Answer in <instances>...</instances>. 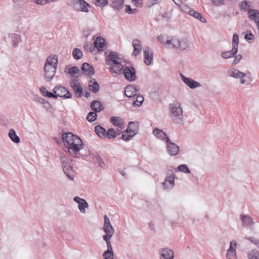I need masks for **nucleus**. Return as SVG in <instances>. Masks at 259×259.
Listing matches in <instances>:
<instances>
[{
  "instance_id": "f257e3e1",
  "label": "nucleus",
  "mask_w": 259,
  "mask_h": 259,
  "mask_svg": "<svg viewBox=\"0 0 259 259\" xmlns=\"http://www.w3.org/2000/svg\"><path fill=\"white\" fill-rule=\"evenodd\" d=\"M62 140L65 148L72 157H77L79 151L83 148V144L80 138L71 133H63Z\"/></svg>"
},
{
  "instance_id": "f03ea898",
  "label": "nucleus",
  "mask_w": 259,
  "mask_h": 259,
  "mask_svg": "<svg viewBox=\"0 0 259 259\" xmlns=\"http://www.w3.org/2000/svg\"><path fill=\"white\" fill-rule=\"evenodd\" d=\"M106 64L109 66V69L111 73L121 74L124 65L122 64V59L116 52L110 53L106 59Z\"/></svg>"
},
{
  "instance_id": "7ed1b4c3",
  "label": "nucleus",
  "mask_w": 259,
  "mask_h": 259,
  "mask_svg": "<svg viewBox=\"0 0 259 259\" xmlns=\"http://www.w3.org/2000/svg\"><path fill=\"white\" fill-rule=\"evenodd\" d=\"M158 41L167 48H177L180 50H185L188 46L187 40L185 39L179 40L177 38H172L171 39H167V37L162 35L157 37Z\"/></svg>"
},
{
  "instance_id": "20e7f679",
  "label": "nucleus",
  "mask_w": 259,
  "mask_h": 259,
  "mask_svg": "<svg viewBox=\"0 0 259 259\" xmlns=\"http://www.w3.org/2000/svg\"><path fill=\"white\" fill-rule=\"evenodd\" d=\"M104 219L103 230L106 234L103 236L112 237L114 233V230L110 223V220L106 215L104 216Z\"/></svg>"
},
{
  "instance_id": "39448f33",
  "label": "nucleus",
  "mask_w": 259,
  "mask_h": 259,
  "mask_svg": "<svg viewBox=\"0 0 259 259\" xmlns=\"http://www.w3.org/2000/svg\"><path fill=\"white\" fill-rule=\"evenodd\" d=\"M60 158L62 163L63 169L64 173L67 176L70 180H72L73 178L69 175V171L72 170V168L70 167L69 164L71 160L65 156H61Z\"/></svg>"
},
{
  "instance_id": "423d86ee",
  "label": "nucleus",
  "mask_w": 259,
  "mask_h": 259,
  "mask_svg": "<svg viewBox=\"0 0 259 259\" xmlns=\"http://www.w3.org/2000/svg\"><path fill=\"white\" fill-rule=\"evenodd\" d=\"M169 109L170 113L174 117H177L180 119L183 118V110L179 104H170Z\"/></svg>"
},
{
  "instance_id": "0eeeda50",
  "label": "nucleus",
  "mask_w": 259,
  "mask_h": 259,
  "mask_svg": "<svg viewBox=\"0 0 259 259\" xmlns=\"http://www.w3.org/2000/svg\"><path fill=\"white\" fill-rule=\"evenodd\" d=\"M53 92L55 94L56 97H64L65 98L71 97V94L62 86L55 87Z\"/></svg>"
},
{
  "instance_id": "6e6552de",
  "label": "nucleus",
  "mask_w": 259,
  "mask_h": 259,
  "mask_svg": "<svg viewBox=\"0 0 259 259\" xmlns=\"http://www.w3.org/2000/svg\"><path fill=\"white\" fill-rule=\"evenodd\" d=\"M122 74H123L125 78L129 81H134L136 79V71L133 67L123 68Z\"/></svg>"
},
{
  "instance_id": "1a4fd4ad",
  "label": "nucleus",
  "mask_w": 259,
  "mask_h": 259,
  "mask_svg": "<svg viewBox=\"0 0 259 259\" xmlns=\"http://www.w3.org/2000/svg\"><path fill=\"white\" fill-rule=\"evenodd\" d=\"M56 68V67L45 65L44 67L45 72V75L47 81H50L55 76Z\"/></svg>"
},
{
  "instance_id": "9d476101",
  "label": "nucleus",
  "mask_w": 259,
  "mask_h": 259,
  "mask_svg": "<svg viewBox=\"0 0 259 259\" xmlns=\"http://www.w3.org/2000/svg\"><path fill=\"white\" fill-rule=\"evenodd\" d=\"M236 246L237 242L236 241H232L230 242V247L227 253V259H237L236 253Z\"/></svg>"
},
{
  "instance_id": "9b49d317",
  "label": "nucleus",
  "mask_w": 259,
  "mask_h": 259,
  "mask_svg": "<svg viewBox=\"0 0 259 259\" xmlns=\"http://www.w3.org/2000/svg\"><path fill=\"white\" fill-rule=\"evenodd\" d=\"M166 143L168 152L171 155H177L179 151V147L174 143L170 141L169 138H166Z\"/></svg>"
},
{
  "instance_id": "f8f14e48",
  "label": "nucleus",
  "mask_w": 259,
  "mask_h": 259,
  "mask_svg": "<svg viewBox=\"0 0 259 259\" xmlns=\"http://www.w3.org/2000/svg\"><path fill=\"white\" fill-rule=\"evenodd\" d=\"M228 74L232 77L235 78H239L241 79V83L243 84L245 82V80L243 78L246 76V74L240 72L236 69H231L228 71Z\"/></svg>"
},
{
  "instance_id": "ddd939ff",
  "label": "nucleus",
  "mask_w": 259,
  "mask_h": 259,
  "mask_svg": "<svg viewBox=\"0 0 259 259\" xmlns=\"http://www.w3.org/2000/svg\"><path fill=\"white\" fill-rule=\"evenodd\" d=\"M71 85L75 95L77 97H80L82 94V89L78 81L76 79H72Z\"/></svg>"
},
{
  "instance_id": "4468645a",
  "label": "nucleus",
  "mask_w": 259,
  "mask_h": 259,
  "mask_svg": "<svg viewBox=\"0 0 259 259\" xmlns=\"http://www.w3.org/2000/svg\"><path fill=\"white\" fill-rule=\"evenodd\" d=\"M74 200L78 204V208L80 212L82 213H85V208H87L89 206L87 201L84 199L80 198L79 197H75Z\"/></svg>"
},
{
  "instance_id": "2eb2a0df",
  "label": "nucleus",
  "mask_w": 259,
  "mask_h": 259,
  "mask_svg": "<svg viewBox=\"0 0 259 259\" xmlns=\"http://www.w3.org/2000/svg\"><path fill=\"white\" fill-rule=\"evenodd\" d=\"M110 122L115 126L118 127L121 131L124 128V121L122 119L118 116H113L110 118Z\"/></svg>"
},
{
  "instance_id": "dca6fc26",
  "label": "nucleus",
  "mask_w": 259,
  "mask_h": 259,
  "mask_svg": "<svg viewBox=\"0 0 259 259\" xmlns=\"http://www.w3.org/2000/svg\"><path fill=\"white\" fill-rule=\"evenodd\" d=\"M175 176L173 174L168 175L163 183V187L165 189H169L172 188L174 186Z\"/></svg>"
},
{
  "instance_id": "f3484780",
  "label": "nucleus",
  "mask_w": 259,
  "mask_h": 259,
  "mask_svg": "<svg viewBox=\"0 0 259 259\" xmlns=\"http://www.w3.org/2000/svg\"><path fill=\"white\" fill-rule=\"evenodd\" d=\"M182 78L184 82L190 88L194 89L196 87L200 86V84L194 81V80L185 77L183 75H181Z\"/></svg>"
},
{
  "instance_id": "a211bd4d",
  "label": "nucleus",
  "mask_w": 259,
  "mask_h": 259,
  "mask_svg": "<svg viewBox=\"0 0 259 259\" xmlns=\"http://www.w3.org/2000/svg\"><path fill=\"white\" fill-rule=\"evenodd\" d=\"M137 89L136 87L133 85H127L125 89L124 93L127 97H133L137 95Z\"/></svg>"
},
{
  "instance_id": "6ab92c4d",
  "label": "nucleus",
  "mask_w": 259,
  "mask_h": 259,
  "mask_svg": "<svg viewBox=\"0 0 259 259\" xmlns=\"http://www.w3.org/2000/svg\"><path fill=\"white\" fill-rule=\"evenodd\" d=\"M144 62L146 64H151L153 61V53L149 51L148 48H145L144 50Z\"/></svg>"
},
{
  "instance_id": "aec40b11",
  "label": "nucleus",
  "mask_w": 259,
  "mask_h": 259,
  "mask_svg": "<svg viewBox=\"0 0 259 259\" xmlns=\"http://www.w3.org/2000/svg\"><path fill=\"white\" fill-rule=\"evenodd\" d=\"M95 47L99 51H103L105 46V40L101 37H98L94 42Z\"/></svg>"
},
{
  "instance_id": "412c9836",
  "label": "nucleus",
  "mask_w": 259,
  "mask_h": 259,
  "mask_svg": "<svg viewBox=\"0 0 259 259\" xmlns=\"http://www.w3.org/2000/svg\"><path fill=\"white\" fill-rule=\"evenodd\" d=\"M133 46L134 48V50L132 53V55L137 56L141 51L142 47L140 41L138 39H134L133 41Z\"/></svg>"
},
{
  "instance_id": "4be33fe9",
  "label": "nucleus",
  "mask_w": 259,
  "mask_h": 259,
  "mask_svg": "<svg viewBox=\"0 0 259 259\" xmlns=\"http://www.w3.org/2000/svg\"><path fill=\"white\" fill-rule=\"evenodd\" d=\"M126 132L131 136V137H134L137 134V132L136 123L130 122Z\"/></svg>"
},
{
  "instance_id": "5701e85b",
  "label": "nucleus",
  "mask_w": 259,
  "mask_h": 259,
  "mask_svg": "<svg viewBox=\"0 0 259 259\" xmlns=\"http://www.w3.org/2000/svg\"><path fill=\"white\" fill-rule=\"evenodd\" d=\"M161 259H173L174 252L170 249H163L161 251Z\"/></svg>"
},
{
  "instance_id": "b1692460",
  "label": "nucleus",
  "mask_w": 259,
  "mask_h": 259,
  "mask_svg": "<svg viewBox=\"0 0 259 259\" xmlns=\"http://www.w3.org/2000/svg\"><path fill=\"white\" fill-rule=\"evenodd\" d=\"M81 69L83 73L87 75H92L94 74L93 67L87 63L83 64Z\"/></svg>"
},
{
  "instance_id": "393cba45",
  "label": "nucleus",
  "mask_w": 259,
  "mask_h": 259,
  "mask_svg": "<svg viewBox=\"0 0 259 259\" xmlns=\"http://www.w3.org/2000/svg\"><path fill=\"white\" fill-rule=\"evenodd\" d=\"M121 133V130L117 129L116 131L113 128H109L106 133V137L109 139H114Z\"/></svg>"
},
{
  "instance_id": "a878e982",
  "label": "nucleus",
  "mask_w": 259,
  "mask_h": 259,
  "mask_svg": "<svg viewBox=\"0 0 259 259\" xmlns=\"http://www.w3.org/2000/svg\"><path fill=\"white\" fill-rule=\"evenodd\" d=\"M188 14L190 16L198 19L199 21H200L202 22H206V19L202 16V14L200 13L195 11L193 9L190 10L188 11Z\"/></svg>"
},
{
  "instance_id": "bb28decb",
  "label": "nucleus",
  "mask_w": 259,
  "mask_h": 259,
  "mask_svg": "<svg viewBox=\"0 0 259 259\" xmlns=\"http://www.w3.org/2000/svg\"><path fill=\"white\" fill-rule=\"evenodd\" d=\"M153 133L157 138L162 140H165L166 141V138H168L165 133L158 128H155L153 130Z\"/></svg>"
},
{
  "instance_id": "cd10ccee",
  "label": "nucleus",
  "mask_w": 259,
  "mask_h": 259,
  "mask_svg": "<svg viewBox=\"0 0 259 259\" xmlns=\"http://www.w3.org/2000/svg\"><path fill=\"white\" fill-rule=\"evenodd\" d=\"M58 63V58L56 55L51 56L47 58L45 65L56 67Z\"/></svg>"
},
{
  "instance_id": "c85d7f7f",
  "label": "nucleus",
  "mask_w": 259,
  "mask_h": 259,
  "mask_svg": "<svg viewBox=\"0 0 259 259\" xmlns=\"http://www.w3.org/2000/svg\"><path fill=\"white\" fill-rule=\"evenodd\" d=\"M89 87L90 90L95 93L99 90V85L95 79H92L89 81Z\"/></svg>"
},
{
  "instance_id": "c756f323",
  "label": "nucleus",
  "mask_w": 259,
  "mask_h": 259,
  "mask_svg": "<svg viewBox=\"0 0 259 259\" xmlns=\"http://www.w3.org/2000/svg\"><path fill=\"white\" fill-rule=\"evenodd\" d=\"M91 109L95 112H100L103 109V106L99 101H94L91 104Z\"/></svg>"
},
{
  "instance_id": "7c9ffc66",
  "label": "nucleus",
  "mask_w": 259,
  "mask_h": 259,
  "mask_svg": "<svg viewBox=\"0 0 259 259\" xmlns=\"http://www.w3.org/2000/svg\"><path fill=\"white\" fill-rule=\"evenodd\" d=\"M123 5V0H114L111 4V7L114 10H120L122 9Z\"/></svg>"
},
{
  "instance_id": "2f4dec72",
  "label": "nucleus",
  "mask_w": 259,
  "mask_h": 259,
  "mask_svg": "<svg viewBox=\"0 0 259 259\" xmlns=\"http://www.w3.org/2000/svg\"><path fill=\"white\" fill-rule=\"evenodd\" d=\"M237 52V49L232 48V49L230 51H227L223 52L221 54V56L223 58L228 59L234 56Z\"/></svg>"
},
{
  "instance_id": "473e14b6",
  "label": "nucleus",
  "mask_w": 259,
  "mask_h": 259,
  "mask_svg": "<svg viewBox=\"0 0 259 259\" xmlns=\"http://www.w3.org/2000/svg\"><path fill=\"white\" fill-rule=\"evenodd\" d=\"M95 131L97 134L101 138L106 137V131L102 126L100 125L96 126L95 128Z\"/></svg>"
},
{
  "instance_id": "72a5a7b5",
  "label": "nucleus",
  "mask_w": 259,
  "mask_h": 259,
  "mask_svg": "<svg viewBox=\"0 0 259 259\" xmlns=\"http://www.w3.org/2000/svg\"><path fill=\"white\" fill-rule=\"evenodd\" d=\"M9 136L13 142L16 143H18L20 142V138L17 136L14 130L11 129L10 130Z\"/></svg>"
},
{
  "instance_id": "f704fd0d",
  "label": "nucleus",
  "mask_w": 259,
  "mask_h": 259,
  "mask_svg": "<svg viewBox=\"0 0 259 259\" xmlns=\"http://www.w3.org/2000/svg\"><path fill=\"white\" fill-rule=\"evenodd\" d=\"M79 8L81 11L87 12H88V7H90V5L85 2L84 0H81L79 2Z\"/></svg>"
},
{
  "instance_id": "c9c22d12",
  "label": "nucleus",
  "mask_w": 259,
  "mask_h": 259,
  "mask_svg": "<svg viewBox=\"0 0 259 259\" xmlns=\"http://www.w3.org/2000/svg\"><path fill=\"white\" fill-rule=\"evenodd\" d=\"M13 41V46L16 48L18 46V44L21 41V37L18 34H13L12 36Z\"/></svg>"
},
{
  "instance_id": "e433bc0d",
  "label": "nucleus",
  "mask_w": 259,
  "mask_h": 259,
  "mask_svg": "<svg viewBox=\"0 0 259 259\" xmlns=\"http://www.w3.org/2000/svg\"><path fill=\"white\" fill-rule=\"evenodd\" d=\"M241 220L242 221L243 226H247L251 224L252 222V220L250 217L247 215L242 216Z\"/></svg>"
},
{
  "instance_id": "4c0bfd02",
  "label": "nucleus",
  "mask_w": 259,
  "mask_h": 259,
  "mask_svg": "<svg viewBox=\"0 0 259 259\" xmlns=\"http://www.w3.org/2000/svg\"><path fill=\"white\" fill-rule=\"evenodd\" d=\"M144 101V97L143 96L139 94L136 97V99L134 101V104L137 106H140Z\"/></svg>"
},
{
  "instance_id": "58836bf2",
  "label": "nucleus",
  "mask_w": 259,
  "mask_h": 259,
  "mask_svg": "<svg viewBox=\"0 0 259 259\" xmlns=\"http://www.w3.org/2000/svg\"><path fill=\"white\" fill-rule=\"evenodd\" d=\"M73 56L76 59H79L82 56V52L78 49H74L73 51Z\"/></svg>"
},
{
  "instance_id": "ea45409f",
  "label": "nucleus",
  "mask_w": 259,
  "mask_h": 259,
  "mask_svg": "<svg viewBox=\"0 0 259 259\" xmlns=\"http://www.w3.org/2000/svg\"><path fill=\"white\" fill-rule=\"evenodd\" d=\"M249 259H259V252L256 250H252L248 254Z\"/></svg>"
},
{
  "instance_id": "a19ab883",
  "label": "nucleus",
  "mask_w": 259,
  "mask_h": 259,
  "mask_svg": "<svg viewBox=\"0 0 259 259\" xmlns=\"http://www.w3.org/2000/svg\"><path fill=\"white\" fill-rule=\"evenodd\" d=\"M239 42V37L237 34H234L232 40V48L237 49L238 50V46Z\"/></svg>"
},
{
  "instance_id": "79ce46f5",
  "label": "nucleus",
  "mask_w": 259,
  "mask_h": 259,
  "mask_svg": "<svg viewBox=\"0 0 259 259\" xmlns=\"http://www.w3.org/2000/svg\"><path fill=\"white\" fill-rule=\"evenodd\" d=\"M104 259H113L114 254L112 251L106 250L103 254Z\"/></svg>"
},
{
  "instance_id": "37998d69",
  "label": "nucleus",
  "mask_w": 259,
  "mask_h": 259,
  "mask_svg": "<svg viewBox=\"0 0 259 259\" xmlns=\"http://www.w3.org/2000/svg\"><path fill=\"white\" fill-rule=\"evenodd\" d=\"M97 118V114L94 112H90L87 116V119L90 122L94 121Z\"/></svg>"
},
{
  "instance_id": "c03bdc74",
  "label": "nucleus",
  "mask_w": 259,
  "mask_h": 259,
  "mask_svg": "<svg viewBox=\"0 0 259 259\" xmlns=\"http://www.w3.org/2000/svg\"><path fill=\"white\" fill-rule=\"evenodd\" d=\"M112 237L103 236L104 240L106 242L107 246V250L109 251H112V247L110 241V240Z\"/></svg>"
},
{
  "instance_id": "a18cd8bd",
  "label": "nucleus",
  "mask_w": 259,
  "mask_h": 259,
  "mask_svg": "<svg viewBox=\"0 0 259 259\" xmlns=\"http://www.w3.org/2000/svg\"><path fill=\"white\" fill-rule=\"evenodd\" d=\"M78 71L79 69L77 67H72L68 69L67 73L71 76H73Z\"/></svg>"
},
{
  "instance_id": "49530a36",
  "label": "nucleus",
  "mask_w": 259,
  "mask_h": 259,
  "mask_svg": "<svg viewBox=\"0 0 259 259\" xmlns=\"http://www.w3.org/2000/svg\"><path fill=\"white\" fill-rule=\"evenodd\" d=\"M178 169L180 171L185 172L189 173L190 171L188 168V166L185 164L181 165L178 167Z\"/></svg>"
},
{
  "instance_id": "de8ad7c7",
  "label": "nucleus",
  "mask_w": 259,
  "mask_h": 259,
  "mask_svg": "<svg viewBox=\"0 0 259 259\" xmlns=\"http://www.w3.org/2000/svg\"><path fill=\"white\" fill-rule=\"evenodd\" d=\"M108 4V0H96V5L99 7H104Z\"/></svg>"
},
{
  "instance_id": "09e8293b",
  "label": "nucleus",
  "mask_w": 259,
  "mask_h": 259,
  "mask_svg": "<svg viewBox=\"0 0 259 259\" xmlns=\"http://www.w3.org/2000/svg\"><path fill=\"white\" fill-rule=\"evenodd\" d=\"M125 11L128 14H134L137 12V10L136 9H131L129 5H126Z\"/></svg>"
},
{
  "instance_id": "8fccbe9b",
  "label": "nucleus",
  "mask_w": 259,
  "mask_h": 259,
  "mask_svg": "<svg viewBox=\"0 0 259 259\" xmlns=\"http://www.w3.org/2000/svg\"><path fill=\"white\" fill-rule=\"evenodd\" d=\"M57 0H36V3L40 5H45L48 3H52L56 1Z\"/></svg>"
},
{
  "instance_id": "3c124183",
  "label": "nucleus",
  "mask_w": 259,
  "mask_h": 259,
  "mask_svg": "<svg viewBox=\"0 0 259 259\" xmlns=\"http://www.w3.org/2000/svg\"><path fill=\"white\" fill-rule=\"evenodd\" d=\"M132 137H131V136L127 133L126 132H124L122 135V139L125 141H128L130 140Z\"/></svg>"
},
{
  "instance_id": "603ef678",
  "label": "nucleus",
  "mask_w": 259,
  "mask_h": 259,
  "mask_svg": "<svg viewBox=\"0 0 259 259\" xmlns=\"http://www.w3.org/2000/svg\"><path fill=\"white\" fill-rule=\"evenodd\" d=\"M132 2L137 7H141L143 5L142 0H132Z\"/></svg>"
},
{
  "instance_id": "864d4df0",
  "label": "nucleus",
  "mask_w": 259,
  "mask_h": 259,
  "mask_svg": "<svg viewBox=\"0 0 259 259\" xmlns=\"http://www.w3.org/2000/svg\"><path fill=\"white\" fill-rule=\"evenodd\" d=\"M242 59V56L241 55H237L234 61H233V64H237Z\"/></svg>"
},
{
  "instance_id": "5fc2aeb1",
  "label": "nucleus",
  "mask_w": 259,
  "mask_h": 259,
  "mask_svg": "<svg viewBox=\"0 0 259 259\" xmlns=\"http://www.w3.org/2000/svg\"><path fill=\"white\" fill-rule=\"evenodd\" d=\"M248 4L246 2H242L240 4V7L241 9H246L247 7Z\"/></svg>"
},
{
  "instance_id": "6e6d98bb",
  "label": "nucleus",
  "mask_w": 259,
  "mask_h": 259,
  "mask_svg": "<svg viewBox=\"0 0 259 259\" xmlns=\"http://www.w3.org/2000/svg\"><path fill=\"white\" fill-rule=\"evenodd\" d=\"M39 90H40V93L42 94V95L44 96H46V95H47V92H48V91H47L46 88L44 87H40Z\"/></svg>"
},
{
  "instance_id": "4d7b16f0",
  "label": "nucleus",
  "mask_w": 259,
  "mask_h": 259,
  "mask_svg": "<svg viewBox=\"0 0 259 259\" xmlns=\"http://www.w3.org/2000/svg\"><path fill=\"white\" fill-rule=\"evenodd\" d=\"M212 3L215 6H220L223 3V0H212Z\"/></svg>"
},
{
  "instance_id": "13d9d810",
  "label": "nucleus",
  "mask_w": 259,
  "mask_h": 259,
  "mask_svg": "<svg viewBox=\"0 0 259 259\" xmlns=\"http://www.w3.org/2000/svg\"><path fill=\"white\" fill-rule=\"evenodd\" d=\"M254 37V35L251 33L246 34L245 36V38L246 40H252Z\"/></svg>"
},
{
  "instance_id": "bf43d9fd",
  "label": "nucleus",
  "mask_w": 259,
  "mask_h": 259,
  "mask_svg": "<svg viewBox=\"0 0 259 259\" xmlns=\"http://www.w3.org/2000/svg\"><path fill=\"white\" fill-rule=\"evenodd\" d=\"M46 97H48L49 98H56V95L54 93H51L49 91L47 92V95H46Z\"/></svg>"
},
{
  "instance_id": "052dcab7",
  "label": "nucleus",
  "mask_w": 259,
  "mask_h": 259,
  "mask_svg": "<svg viewBox=\"0 0 259 259\" xmlns=\"http://www.w3.org/2000/svg\"><path fill=\"white\" fill-rule=\"evenodd\" d=\"M172 1L174 2V3L176 5H177L178 6H180V5L182 4L181 0H172Z\"/></svg>"
},
{
  "instance_id": "680f3d73",
  "label": "nucleus",
  "mask_w": 259,
  "mask_h": 259,
  "mask_svg": "<svg viewBox=\"0 0 259 259\" xmlns=\"http://www.w3.org/2000/svg\"><path fill=\"white\" fill-rule=\"evenodd\" d=\"M152 4H156L159 2L161 0H151Z\"/></svg>"
},
{
  "instance_id": "e2e57ef3",
  "label": "nucleus",
  "mask_w": 259,
  "mask_h": 259,
  "mask_svg": "<svg viewBox=\"0 0 259 259\" xmlns=\"http://www.w3.org/2000/svg\"><path fill=\"white\" fill-rule=\"evenodd\" d=\"M120 173H121V174L122 175H123V176H124V175H125V172H124L123 170H121V171H120Z\"/></svg>"
},
{
  "instance_id": "0e129e2a",
  "label": "nucleus",
  "mask_w": 259,
  "mask_h": 259,
  "mask_svg": "<svg viewBox=\"0 0 259 259\" xmlns=\"http://www.w3.org/2000/svg\"><path fill=\"white\" fill-rule=\"evenodd\" d=\"M89 95H90V93H86L85 96H86V97H88L89 96Z\"/></svg>"
},
{
  "instance_id": "69168bd1",
  "label": "nucleus",
  "mask_w": 259,
  "mask_h": 259,
  "mask_svg": "<svg viewBox=\"0 0 259 259\" xmlns=\"http://www.w3.org/2000/svg\"><path fill=\"white\" fill-rule=\"evenodd\" d=\"M79 2L81 1V0H79Z\"/></svg>"
}]
</instances>
